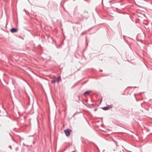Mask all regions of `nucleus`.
<instances>
[{"mask_svg":"<svg viewBox=\"0 0 152 152\" xmlns=\"http://www.w3.org/2000/svg\"><path fill=\"white\" fill-rule=\"evenodd\" d=\"M82 16L83 17L86 19H87L89 16L88 12L86 10H84V11L83 13L82 14Z\"/></svg>","mask_w":152,"mask_h":152,"instance_id":"obj_1","label":"nucleus"},{"mask_svg":"<svg viewBox=\"0 0 152 152\" xmlns=\"http://www.w3.org/2000/svg\"><path fill=\"white\" fill-rule=\"evenodd\" d=\"M71 131V130L69 129H67L64 130L65 134L67 137H68L70 135V132Z\"/></svg>","mask_w":152,"mask_h":152,"instance_id":"obj_2","label":"nucleus"},{"mask_svg":"<svg viewBox=\"0 0 152 152\" xmlns=\"http://www.w3.org/2000/svg\"><path fill=\"white\" fill-rule=\"evenodd\" d=\"M18 29L15 28H12L10 29V31L12 33H14L17 32L18 31Z\"/></svg>","mask_w":152,"mask_h":152,"instance_id":"obj_3","label":"nucleus"},{"mask_svg":"<svg viewBox=\"0 0 152 152\" xmlns=\"http://www.w3.org/2000/svg\"><path fill=\"white\" fill-rule=\"evenodd\" d=\"M110 107L111 108L112 107V106L111 105H108L107 106L104 107L102 108L104 110H106L108 109H109V107Z\"/></svg>","mask_w":152,"mask_h":152,"instance_id":"obj_4","label":"nucleus"},{"mask_svg":"<svg viewBox=\"0 0 152 152\" xmlns=\"http://www.w3.org/2000/svg\"><path fill=\"white\" fill-rule=\"evenodd\" d=\"M91 91H86L85 93L83 94V95L84 96H85L86 95H88L91 92Z\"/></svg>","mask_w":152,"mask_h":152,"instance_id":"obj_5","label":"nucleus"},{"mask_svg":"<svg viewBox=\"0 0 152 152\" xmlns=\"http://www.w3.org/2000/svg\"><path fill=\"white\" fill-rule=\"evenodd\" d=\"M61 80V76L58 77L56 80V82L57 83H58L59 81H60Z\"/></svg>","mask_w":152,"mask_h":152,"instance_id":"obj_6","label":"nucleus"},{"mask_svg":"<svg viewBox=\"0 0 152 152\" xmlns=\"http://www.w3.org/2000/svg\"><path fill=\"white\" fill-rule=\"evenodd\" d=\"M81 113V112H76L73 115V116L72 117H74V116L75 115H76L77 114H79L80 113Z\"/></svg>","mask_w":152,"mask_h":152,"instance_id":"obj_7","label":"nucleus"},{"mask_svg":"<svg viewBox=\"0 0 152 152\" xmlns=\"http://www.w3.org/2000/svg\"><path fill=\"white\" fill-rule=\"evenodd\" d=\"M119 111L121 112L124 113L125 111V110L124 109H122L119 110Z\"/></svg>","mask_w":152,"mask_h":152,"instance_id":"obj_8","label":"nucleus"},{"mask_svg":"<svg viewBox=\"0 0 152 152\" xmlns=\"http://www.w3.org/2000/svg\"><path fill=\"white\" fill-rule=\"evenodd\" d=\"M56 82V80H52L51 81V83H52V84H54V83H55V82Z\"/></svg>","mask_w":152,"mask_h":152,"instance_id":"obj_9","label":"nucleus"},{"mask_svg":"<svg viewBox=\"0 0 152 152\" xmlns=\"http://www.w3.org/2000/svg\"><path fill=\"white\" fill-rule=\"evenodd\" d=\"M18 37H19V38H20V39H23H23H24V38H23V37H22L21 36H19Z\"/></svg>","mask_w":152,"mask_h":152,"instance_id":"obj_10","label":"nucleus"},{"mask_svg":"<svg viewBox=\"0 0 152 152\" xmlns=\"http://www.w3.org/2000/svg\"><path fill=\"white\" fill-rule=\"evenodd\" d=\"M19 150V148L18 147H16V148H15V151H18Z\"/></svg>","mask_w":152,"mask_h":152,"instance_id":"obj_11","label":"nucleus"},{"mask_svg":"<svg viewBox=\"0 0 152 152\" xmlns=\"http://www.w3.org/2000/svg\"><path fill=\"white\" fill-rule=\"evenodd\" d=\"M19 138L21 140H23L24 139L23 138L21 137L20 136H19Z\"/></svg>","mask_w":152,"mask_h":152,"instance_id":"obj_12","label":"nucleus"},{"mask_svg":"<svg viewBox=\"0 0 152 152\" xmlns=\"http://www.w3.org/2000/svg\"><path fill=\"white\" fill-rule=\"evenodd\" d=\"M23 145H24V146H26V147H28V146H29V145H26V144H25V143H23Z\"/></svg>","mask_w":152,"mask_h":152,"instance_id":"obj_13","label":"nucleus"},{"mask_svg":"<svg viewBox=\"0 0 152 152\" xmlns=\"http://www.w3.org/2000/svg\"><path fill=\"white\" fill-rule=\"evenodd\" d=\"M97 110V109H94V111H96Z\"/></svg>","mask_w":152,"mask_h":152,"instance_id":"obj_14","label":"nucleus"},{"mask_svg":"<svg viewBox=\"0 0 152 152\" xmlns=\"http://www.w3.org/2000/svg\"><path fill=\"white\" fill-rule=\"evenodd\" d=\"M9 147L10 148H11V149H12V148H11V145H10L9 146Z\"/></svg>","mask_w":152,"mask_h":152,"instance_id":"obj_15","label":"nucleus"},{"mask_svg":"<svg viewBox=\"0 0 152 152\" xmlns=\"http://www.w3.org/2000/svg\"><path fill=\"white\" fill-rule=\"evenodd\" d=\"M32 143H33V144H34L35 143V141H33V142H32Z\"/></svg>","mask_w":152,"mask_h":152,"instance_id":"obj_16","label":"nucleus"},{"mask_svg":"<svg viewBox=\"0 0 152 152\" xmlns=\"http://www.w3.org/2000/svg\"><path fill=\"white\" fill-rule=\"evenodd\" d=\"M102 71H103V70H102V69L100 70L99 71H100V72H102Z\"/></svg>","mask_w":152,"mask_h":152,"instance_id":"obj_17","label":"nucleus"},{"mask_svg":"<svg viewBox=\"0 0 152 152\" xmlns=\"http://www.w3.org/2000/svg\"><path fill=\"white\" fill-rule=\"evenodd\" d=\"M85 50H85V49H84V50H83V51H85Z\"/></svg>","mask_w":152,"mask_h":152,"instance_id":"obj_18","label":"nucleus"},{"mask_svg":"<svg viewBox=\"0 0 152 152\" xmlns=\"http://www.w3.org/2000/svg\"><path fill=\"white\" fill-rule=\"evenodd\" d=\"M88 45V43H87V44H86V46H87Z\"/></svg>","mask_w":152,"mask_h":152,"instance_id":"obj_19","label":"nucleus"},{"mask_svg":"<svg viewBox=\"0 0 152 152\" xmlns=\"http://www.w3.org/2000/svg\"><path fill=\"white\" fill-rule=\"evenodd\" d=\"M73 1H75V0H73Z\"/></svg>","mask_w":152,"mask_h":152,"instance_id":"obj_20","label":"nucleus"}]
</instances>
